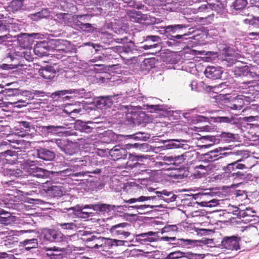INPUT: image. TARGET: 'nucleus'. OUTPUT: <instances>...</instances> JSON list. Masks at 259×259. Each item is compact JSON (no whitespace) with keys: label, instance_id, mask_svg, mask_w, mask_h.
<instances>
[{"label":"nucleus","instance_id":"f257e3e1","mask_svg":"<svg viewBox=\"0 0 259 259\" xmlns=\"http://www.w3.org/2000/svg\"><path fill=\"white\" fill-rule=\"evenodd\" d=\"M201 0L192 3H196L200 2ZM210 0H207V3L202 4L200 6H196L193 8L188 9L190 14H197L195 21L202 25H207L213 21L214 15L213 11H215L220 15H223L226 12L225 6L223 4L217 1L216 3H210Z\"/></svg>","mask_w":259,"mask_h":259},{"label":"nucleus","instance_id":"f03ea898","mask_svg":"<svg viewBox=\"0 0 259 259\" xmlns=\"http://www.w3.org/2000/svg\"><path fill=\"white\" fill-rule=\"evenodd\" d=\"M131 225L128 223H122L112 226L110 229L111 234L121 239L133 238L130 232Z\"/></svg>","mask_w":259,"mask_h":259},{"label":"nucleus","instance_id":"7ed1b4c3","mask_svg":"<svg viewBox=\"0 0 259 259\" xmlns=\"http://www.w3.org/2000/svg\"><path fill=\"white\" fill-rule=\"evenodd\" d=\"M126 15V18L133 22L141 23L143 22H146V24L156 23L155 18L151 17L149 15L143 14L141 12L135 10H127Z\"/></svg>","mask_w":259,"mask_h":259},{"label":"nucleus","instance_id":"20e7f679","mask_svg":"<svg viewBox=\"0 0 259 259\" xmlns=\"http://www.w3.org/2000/svg\"><path fill=\"white\" fill-rule=\"evenodd\" d=\"M187 28V25L183 24L170 25L167 26V38L169 40H186L185 36H188L191 34L190 32L185 33L183 34H177L175 33H182L183 30Z\"/></svg>","mask_w":259,"mask_h":259},{"label":"nucleus","instance_id":"39448f33","mask_svg":"<svg viewBox=\"0 0 259 259\" xmlns=\"http://www.w3.org/2000/svg\"><path fill=\"white\" fill-rule=\"evenodd\" d=\"M42 189L49 196L51 197H60L63 195L64 191L62 186L53 185L49 182H47L43 184Z\"/></svg>","mask_w":259,"mask_h":259},{"label":"nucleus","instance_id":"423d86ee","mask_svg":"<svg viewBox=\"0 0 259 259\" xmlns=\"http://www.w3.org/2000/svg\"><path fill=\"white\" fill-rule=\"evenodd\" d=\"M43 234L44 239L51 242H62L65 239V236L58 230L45 229Z\"/></svg>","mask_w":259,"mask_h":259},{"label":"nucleus","instance_id":"0eeeda50","mask_svg":"<svg viewBox=\"0 0 259 259\" xmlns=\"http://www.w3.org/2000/svg\"><path fill=\"white\" fill-rule=\"evenodd\" d=\"M240 238L237 236L225 237L222 240L221 246L227 249L237 250L240 248Z\"/></svg>","mask_w":259,"mask_h":259},{"label":"nucleus","instance_id":"6e6552de","mask_svg":"<svg viewBox=\"0 0 259 259\" xmlns=\"http://www.w3.org/2000/svg\"><path fill=\"white\" fill-rule=\"evenodd\" d=\"M114 40L117 43L124 44L127 41V37L125 36L123 38H118ZM133 47V42L132 40H130L126 45H124L123 46H118L116 48V50L119 54H119L120 56L124 59L125 57L123 55L131 53Z\"/></svg>","mask_w":259,"mask_h":259},{"label":"nucleus","instance_id":"1a4fd4ad","mask_svg":"<svg viewBox=\"0 0 259 259\" xmlns=\"http://www.w3.org/2000/svg\"><path fill=\"white\" fill-rule=\"evenodd\" d=\"M194 55L203 56V57H196L195 61H198L200 63L198 65H201L203 62H212L217 57L218 53L214 52H205L194 50Z\"/></svg>","mask_w":259,"mask_h":259},{"label":"nucleus","instance_id":"9d476101","mask_svg":"<svg viewBox=\"0 0 259 259\" xmlns=\"http://www.w3.org/2000/svg\"><path fill=\"white\" fill-rule=\"evenodd\" d=\"M234 161L228 164L224 169L227 173H232L237 169H244L247 168L245 160L242 158H235Z\"/></svg>","mask_w":259,"mask_h":259},{"label":"nucleus","instance_id":"9b49d317","mask_svg":"<svg viewBox=\"0 0 259 259\" xmlns=\"http://www.w3.org/2000/svg\"><path fill=\"white\" fill-rule=\"evenodd\" d=\"M107 150L113 160L125 159L127 154L126 150L119 145H116L110 150L107 149Z\"/></svg>","mask_w":259,"mask_h":259},{"label":"nucleus","instance_id":"f8f14e48","mask_svg":"<svg viewBox=\"0 0 259 259\" xmlns=\"http://www.w3.org/2000/svg\"><path fill=\"white\" fill-rule=\"evenodd\" d=\"M50 46L46 41L37 42L33 48L34 54L38 57H42L49 55Z\"/></svg>","mask_w":259,"mask_h":259},{"label":"nucleus","instance_id":"ddd939ff","mask_svg":"<svg viewBox=\"0 0 259 259\" xmlns=\"http://www.w3.org/2000/svg\"><path fill=\"white\" fill-rule=\"evenodd\" d=\"M144 41L146 44L142 46L141 48L146 50L158 47L161 39L157 35H148L144 37Z\"/></svg>","mask_w":259,"mask_h":259},{"label":"nucleus","instance_id":"4468645a","mask_svg":"<svg viewBox=\"0 0 259 259\" xmlns=\"http://www.w3.org/2000/svg\"><path fill=\"white\" fill-rule=\"evenodd\" d=\"M222 73V68L219 66H207L204 71L206 76L212 79L220 78Z\"/></svg>","mask_w":259,"mask_h":259},{"label":"nucleus","instance_id":"2eb2a0df","mask_svg":"<svg viewBox=\"0 0 259 259\" xmlns=\"http://www.w3.org/2000/svg\"><path fill=\"white\" fill-rule=\"evenodd\" d=\"M161 240L165 241H175L172 244L177 245L182 247H188L194 242L190 239H184L182 238L176 239L175 237L163 236L161 238Z\"/></svg>","mask_w":259,"mask_h":259},{"label":"nucleus","instance_id":"dca6fc26","mask_svg":"<svg viewBox=\"0 0 259 259\" xmlns=\"http://www.w3.org/2000/svg\"><path fill=\"white\" fill-rule=\"evenodd\" d=\"M39 74L45 79H52L56 74V70L53 66H45L39 70Z\"/></svg>","mask_w":259,"mask_h":259},{"label":"nucleus","instance_id":"f3484780","mask_svg":"<svg viewBox=\"0 0 259 259\" xmlns=\"http://www.w3.org/2000/svg\"><path fill=\"white\" fill-rule=\"evenodd\" d=\"M157 233L152 231L136 235V239L142 241L144 243L156 241L157 240Z\"/></svg>","mask_w":259,"mask_h":259},{"label":"nucleus","instance_id":"a211bd4d","mask_svg":"<svg viewBox=\"0 0 259 259\" xmlns=\"http://www.w3.org/2000/svg\"><path fill=\"white\" fill-rule=\"evenodd\" d=\"M37 154L39 158L46 161H51L55 157L54 152L43 148L37 150Z\"/></svg>","mask_w":259,"mask_h":259},{"label":"nucleus","instance_id":"6ab92c4d","mask_svg":"<svg viewBox=\"0 0 259 259\" xmlns=\"http://www.w3.org/2000/svg\"><path fill=\"white\" fill-rule=\"evenodd\" d=\"M103 241H104V237H97L92 236L87 238L86 244L89 248L98 249L101 247Z\"/></svg>","mask_w":259,"mask_h":259},{"label":"nucleus","instance_id":"aec40b11","mask_svg":"<svg viewBox=\"0 0 259 259\" xmlns=\"http://www.w3.org/2000/svg\"><path fill=\"white\" fill-rule=\"evenodd\" d=\"M114 97H115V95L99 97L98 98V100L96 101V104L100 108L103 107H111L113 104L112 98Z\"/></svg>","mask_w":259,"mask_h":259},{"label":"nucleus","instance_id":"412c9836","mask_svg":"<svg viewBox=\"0 0 259 259\" xmlns=\"http://www.w3.org/2000/svg\"><path fill=\"white\" fill-rule=\"evenodd\" d=\"M233 72L236 76H248L253 77V73L249 69L248 66H235Z\"/></svg>","mask_w":259,"mask_h":259},{"label":"nucleus","instance_id":"4be33fe9","mask_svg":"<svg viewBox=\"0 0 259 259\" xmlns=\"http://www.w3.org/2000/svg\"><path fill=\"white\" fill-rule=\"evenodd\" d=\"M20 243V246L24 247L26 251H30L31 249L36 248L38 247V241L36 239H26Z\"/></svg>","mask_w":259,"mask_h":259},{"label":"nucleus","instance_id":"5701e85b","mask_svg":"<svg viewBox=\"0 0 259 259\" xmlns=\"http://www.w3.org/2000/svg\"><path fill=\"white\" fill-rule=\"evenodd\" d=\"M13 222V217L11 213L0 209V224L8 225Z\"/></svg>","mask_w":259,"mask_h":259},{"label":"nucleus","instance_id":"b1692460","mask_svg":"<svg viewBox=\"0 0 259 259\" xmlns=\"http://www.w3.org/2000/svg\"><path fill=\"white\" fill-rule=\"evenodd\" d=\"M221 151V149L219 150L218 149H216L207 152L204 155V160L208 161H214L219 159L221 157V154L219 153Z\"/></svg>","mask_w":259,"mask_h":259},{"label":"nucleus","instance_id":"393cba45","mask_svg":"<svg viewBox=\"0 0 259 259\" xmlns=\"http://www.w3.org/2000/svg\"><path fill=\"white\" fill-rule=\"evenodd\" d=\"M208 169V166H205L202 165L196 166L193 175L196 178H200L207 174Z\"/></svg>","mask_w":259,"mask_h":259},{"label":"nucleus","instance_id":"a878e982","mask_svg":"<svg viewBox=\"0 0 259 259\" xmlns=\"http://www.w3.org/2000/svg\"><path fill=\"white\" fill-rule=\"evenodd\" d=\"M140 157L139 156H134L130 154L128 161L125 163V167L133 168L137 167L138 165H141V164L138 162Z\"/></svg>","mask_w":259,"mask_h":259},{"label":"nucleus","instance_id":"bb28decb","mask_svg":"<svg viewBox=\"0 0 259 259\" xmlns=\"http://www.w3.org/2000/svg\"><path fill=\"white\" fill-rule=\"evenodd\" d=\"M29 171L34 176L40 178L46 177L48 172L47 170L37 166L31 168Z\"/></svg>","mask_w":259,"mask_h":259},{"label":"nucleus","instance_id":"cd10ccee","mask_svg":"<svg viewBox=\"0 0 259 259\" xmlns=\"http://www.w3.org/2000/svg\"><path fill=\"white\" fill-rule=\"evenodd\" d=\"M190 154L189 152H186L181 155H173L174 165H179L183 163Z\"/></svg>","mask_w":259,"mask_h":259},{"label":"nucleus","instance_id":"c85d7f7f","mask_svg":"<svg viewBox=\"0 0 259 259\" xmlns=\"http://www.w3.org/2000/svg\"><path fill=\"white\" fill-rule=\"evenodd\" d=\"M44 249L47 252L46 255L47 256L49 257L50 259L51 258V255L54 253V252H64L66 250V247H45Z\"/></svg>","mask_w":259,"mask_h":259},{"label":"nucleus","instance_id":"c756f323","mask_svg":"<svg viewBox=\"0 0 259 259\" xmlns=\"http://www.w3.org/2000/svg\"><path fill=\"white\" fill-rule=\"evenodd\" d=\"M74 91V90L71 89L57 91L53 93L51 95V97L55 100H58L61 97L64 96L67 94H71L75 93Z\"/></svg>","mask_w":259,"mask_h":259},{"label":"nucleus","instance_id":"7c9ffc66","mask_svg":"<svg viewBox=\"0 0 259 259\" xmlns=\"http://www.w3.org/2000/svg\"><path fill=\"white\" fill-rule=\"evenodd\" d=\"M156 196H141L137 198H131L127 200H124V202L127 203H134L137 202H143L145 201H147L151 199H156Z\"/></svg>","mask_w":259,"mask_h":259},{"label":"nucleus","instance_id":"2f4dec72","mask_svg":"<svg viewBox=\"0 0 259 259\" xmlns=\"http://www.w3.org/2000/svg\"><path fill=\"white\" fill-rule=\"evenodd\" d=\"M90 163L89 157L85 156L83 160H79L77 164L74 165L73 168L77 170H80L83 169L85 167H89Z\"/></svg>","mask_w":259,"mask_h":259},{"label":"nucleus","instance_id":"473e14b6","mask_svg":"<svg viewBox=\"0 0 259 259\" xmlns=\"http://www.w3.org/2000/svg\"><path fill=\"white\" fill-rule=\"evenodd\" d=\"M64 127L61 125H47L42 126V130L45 132L51 134H56L59 129H62Z\"/></svg>","mask_w":259,"mask_h":259},{"label":"nucleus","instance_id":"72a5a7b5","mask_svg":"<svg viewBox=\"0 0 259 259\" xmlns=\"http://www.w3.org/2000/svg\"><path fill=\"white\" fill-rule=\"evenodd\" d=\"M111 27L112 30L115 33L118 34H123L126 33L125 29L123 26H120L117 22H111Z\"/></svg>","mask_w":259,"mask_h":259},{"label":"nucleus","instance_id":"f704fd0d","mask_svg":"<svg viewBox=\"0 0 259 259\" xmlns=\"http://www.w3.org/2000/svg\"><path fill=\"white\" fill-rule=\"evenodd\" d=\"M113 244L111 239L104 238V241L102 242L101 251H110L109 249L113 247Z\"/></svg>","mask_w":259,"mask_h":259},{"label":"nucleus","instance_id":"c9c22d12","mask_svg":"<svg viewBox=\"0 0 259 259\" xmlns=\"http://www.w3.org/2000/svg\"><path fill=\"white\" fill-rule=\"evenodd\" d=\"M92 209L100 212H105L110 209V205L106 204L98 203L92 205Z\"/></svg>","mask_w":259,"mask_h":259},{"label":"nucleus","instance_id":"e433bc0d","mask_svg":"<svg viewBox=\"0 0 259 259\" xmlns=\"http://www.w3.org/2000/svg\"><path fill=\"white\" fill-rule=\"evenodd\" d=\"M243 101L241 99H236L230 104V108L232 110H241L243 106Z\"/></svg>","mask_w":259,"mask_h":259},{"label":"nucleus","instance_id":"4c0bfd02","mask_svg":"<svg viewBox=\"0 0 259 259\" xmlns=\"http://www.w3.org/2000/svg\"><path fill=\"white\" fill-rule=\"evenodd\" d=\"M23 2V1L22 0H13L11 3L10 7L13 11H18L22 8Z\"/></svg>","mask_w":259,"mask_h":259},{"label":"nucleus","instance_id":"58836bf2","mask_svg":"<svg viewBox=\"0 0 259 259\" xmlns=\"http://www.w3.org/2000/svg\"><path fill=\"white\" fill-rule=\"evenodd\" d=\"M247 4V0H235L233 4V6L234 9L238 10L244 8Z\"/></svg>","mask_w":259,"mask_h":259},{"label":"nucleus","instance_id":"ea45409f","mask_svg":"<svg viewBox=\"0 0 259 259\" xmlns=\"http://www.w3.org/2000/svg\"><path fill=\"white\" fill-rule=\"evenodd\" d=\"M7 31L9 32H16L20 30V25L15 22L7 23Z\"/></svg>","mask_w":259,"mask_h":259},{"label":"nucleus","instance_id":"a19ab883","mask_svg":"<svg viewBox=\"0 0 259 259\" xmlns=\"http://www.w3.org/2000/svg\"><path fill=\"white\" fill-rule=\"evenodd\" d=\"M125 240L111 239L113 246H125L126 243L131 242L133 238H126Z\"/></svg>","mask_w":259,"mask_h":259},{"label":"nucleus","instance_id":"79ce46f5","mask_svg":"<svg viewBox=\"0 0 259 259\" xmlns=\"http://www.w3.org/2000/svg\"><path fill=\"white\" fill-rule=\"evenodd\" d=\"M101 172V170L99 169H97L96 170H92L89 168V169L85 171H80L79 172H76L75 174H72V176H74L76 177L77 176H84L87 174H98Z\"/></svg>","mask_w":259,"mask_h":259},{"label":"nucleus","instance_id":"37998d69","mask_svg":"<svg viewBox=\"0 0 259 259\" xmlns=\"http://www.w3.org/2000/svg\"><path fill=\"white\" fill-rule=\"evenodd\" d=\"M95 29V28L92 24L89 23H83L80 29L84 32L92 33L94 31Z\"/></svg>","mask_w":259,"mask_h":259},{"label":"nucleus","instance_id":"c03bdc74","mask_svg":"<svg viewBox=\"0 0 259 259\" xmlns=\"http://www.w3.org/2000/svg\"><path fill=\"white\" fill-rule=\"evenodd\" d=\"M235 209H236L233 211V213L239 217L244 218L249 215L248 212L250 211V209L248 208H246L245 210H240L238 208L236 207Z\"/></svg>","mask_w":259,"mask_h":259},{"label":"nucleus","instance_id":"a18cd8bd","mask_svg":"<svg viewBox=\"0 0 259 259\" xmlns=\"http://www.w3.org/2000/svg\"><path fill=\"white\" fill-rule=\"evenodd\" d=\"M212 119L214 122L220 123H230L233 120V118L223 116L215 117H213Z\"/></svg>","mask_w":259,"mask_h":259},{"label":"nucleus","instance_id":"49530a36","mask_svg":"<svg viewBox=\"0 0 259 259\" xmlns=\"http://www.w3.org/2000/svg\"><path fill=\"white\" fill-rule=\"evenodd\" d=\"M78 124L80 127V130L85 133H90L92 132L93 128L89 126L87 123L82 121H78Z\"/></svg>","mask_w":259,"mask_h":259},{"label":"nucleus","instance_id":"de8ad7c7","mask_svg":"<svg viewBox=\"0 0 259 259\" xmlns=\"http://www.w3.org/2000/svg\"><path fill=\"white\" fill-rule=\"evenodd\" d=\"M184 254V252L180 251H174L169 253L167 257V259H179L181 256Z\"/></svg>","mask_w":259,"mask_h":259},{"label":"nucleus","instance_id":"09e8293b","mask_svg":"<svg viewBox=\"0 0 259 259\" xmlns=\"http://www.w3.org/2000/svg\"><path fill=\"white\" fill-rule=\"evenodd\" d=\"M201 255L184 252V254L179 259H200Z\"/></svg>","mask_w":259,"mask_h":259},{"label":"nucleus","instance_id":"8fccbe9b","mask_svg":"<svg viewBox=\"0 0 259 259\" xmlns=\"http://www.w3.org/2000/svg\"><path fill=\"white\" fill-rule=\"evenodd\" d=\"M74 19V15H71L68 13H66L63 23L65 25H73V19Z\"/></svg>","mask_w":259,"mask_h":259},{"label":"nucleus","instance_id":"3c124183","mask_svg":"<svg viewBox=\"0 0 259 259\" xmlns=\"http://www.w3.org/2000/svg\"><path fill=\"white\" fill-rule=\"evenodd\" d=\"M138 188V187L137 186L126 185L124 186L123 190L126 192L127 193L133 194L136 192Z\"/></svg>","mask_w":259,"mask_h":259},{"label":"nucleus","instance_id":"603ef678","mask_svg":"<svg viewBox=\"0 0 259 259\" xmlns=\"http://www.w3.org/2000/svg\"><path fill=\"white\" fill-rule=\"evenodd\" d=\"M141 206H143V208H139V213L140 214H145L147 212H148L149 211L147 210V208H153L154 207H158L159 205H143V204H141Z\"/></svg>","mask_w":259,"mask_h":259},{"label":"nucleus","instance_id":"864d4df0","mask_svg":"<svg viewBox=\"0 0 259 259\" xmlns=\"http://www.w3.org/2000/svg\"><path fill=\"white\" fill-rule=\"evenodd\" d=\"M83 22H81L77 15H74L73 19V25L72 26L76 27L80 29Z\"/></svg>","mask_w":259,"mask_h":259},{"label":"nucleus","instance_id":"5fc2aeb1","mask_svg":"<svg viewBox=\"0 0 259 259\" xmlns=\"http://www.w3.org/2000/svg\"><path fill=\"white\" fill-rule=\"evenodd\" d=\"M62 229H73L75 226L73 223H60L58 224Z\"/></svg>","mask_w":259,"mask_h":259},{"label":"nucleus","instance_id":"6e6d98bb","mask_svg":"<svg viewBox=\"0 0 259 259\" xmlns=\"http://www.w3.org/2000/svg\"><path fill=\"white\" fill-rule=\"evenodd\" d=\"M163 163L167 165H174L172 155L164 156L163 158Z\"/></svg>","mask_w":259,"mask_h":259},{"label":"nucleus","instance_id":"4d7b16f0","mask_svg":"<svg viewBox=\"0 0 259 259\" xmlns=\"http://www.w3.org/2000/svg\"><path fill=\"white\" fill-rule=\"evenodd\" d=\"M234 53L233 49L230 47H226L223 50V54L227 56H231Z\"/></svg>","mask_w":259,"mask_h":259},{"label":"nucleus","instance_id":"13d9d810","mask_svg":"<svg viewBox=\"0 0 259 259\" xmlns=\"http://www.w3.org/2000/svg\"><path fill=\"white\" fill-rule=\"evenodd\" d=\"M144 134L142 133H138L133 135L126 136L127 137H131L134 139H138L140 140H146V137L143 136Z\"/></svg>","mask_w":259,"mask_h":259},{"label":"nucleus","instance_id":"bf43d9fd","mask_svg":"<svg viewBox=\"0 0 259 259\" xmlns=\"http://www.w3.org/2000/svg\"><path fill=\"white\" fill-rule=\"evenodd\" d=\"M181 44L180 41H177L176 40H169L165 42L166 46L169 47H176Z\"/></svg>","mask_w":259,"mask_h":259},{"label":"nucleus","instance_id":"052dcab7","mask_svg":"<svg viewBox=\"0 0 259 259\" xmlns=\"http://www.w3.org/2000/svg\"><path fill=\"white\" fill-rule=\"evenodd\" d=\"M155 193L156 194V197L159 198L160 199H163L162 195H164L165 196H169L171 194V192H168L166 190H163L162 191H156L155 192Z\"/></svg>","mask_w":259,"mask_h":259},{"label":"nucleus","instance_id":"680f3d73","mask_svg":"<svg viewBox=\"0 0 259 259\" xmlns=\"http://www.w3.org/2000/svg\"><path fill=\"white\" fill-rule=\"evenodd\" d=\"M65 141L64 140H62L60 139H58L56 141V144L58 146L60 149L63 151H64L65 153H67L66 149L64 147Z\"/></svg>","mask_w":259,"mask_h":259},{"label":"nucleus","instance_id":"e2e57ef3","mask_svg":"<svg viewBox=\"0 0 259 259\" xmlns=\"http://www.w3.org/2000/svg\"><path fill=\"white\" fill-rule=\"evenodd\" d=\"M244 120L246 122H251L253 121H259V112L258 115L246 116L244 117Z\"/></svg>","mask_w":259,"mask_h":259},{"label":"nucleus","instance_id":"0e129e2a","mask_svg":"<svg viewBox=\"0 0 259 259\" xmlns=\"http://www.w3.org/2000/svg\"><path fill=\"white\" fill-rule=\"evenodd\" d=\"M8 96H16L20 94V90L18 89H11L8 90L7 92Z\"/></svg>","mask_w":259,"mask_h":259},{"label":"nucleus","instance_id":"69168bd1","mask_svg":"<svg viewBox=\"0 0 259 259\" xmlns=\"http://www.w3.org/2000/svg\"><path fill=\"white\" fill-rule=\"evenodd\" d=\"M9 174L11 176H14L16 177H19L22 176V171L20 169H10L9 170Z\"/></svg>","mask_w":259,"mask_h":259},{"label":"nucleus","instance_id":"338daca9","mask_svg":"<svg viewBox=\"0 0 259 259\" xmlns=\"http://www.w3.org/2000/svg\"><path fill=\"white\" fill-rule=\"evenodd\" d=\"M178 229V227L176 225H168L165 226L163 230L164 232H170L177 231Z\"/></svg>","mask_w":259,"mask_h":259},{"label":"nucleus","instance_id":"774afa93","mask_svg":"<svg viewBox=\"0 0 259 259\" xmlns=\"http://www.w3.org/2000/svg\"><path fill=\"white\" fill-rule=\"evenodd\" d=\"M61 252H54V253L51 255L50 259H63L64 255Z\"/></svg>","mask_w":259,"mask_h":259}]
</instances>
